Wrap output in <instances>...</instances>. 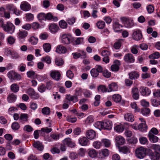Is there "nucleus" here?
<instances>
[{"label": "nucleus", "instance_id": "f257e3e1", "mask_svg": "<svg viewBox=\"0 0 160 160\" xmlns=\"http://www.w3.org/2000/svg\"><path fill=\"white\" fill-rule=\"evenodd\" d=\"M61 39L63 44L68 45L73 42L74 37L70 33H64L61 36Z\"/></svg>", "mask_w": 160, "mask_h": 160}, {"label": "nucleus", "instance_id": "f03ea898", "mask_svg": "<svg viewBox=\"0 0 160 160\" xmlns=\"http://www.w3.org/2000/svg\"><path fill=\"white\" fill-rule=\"evenodd\" d=\"M148 149L146 148L142 147H140L137 148L135 150V154L137 157L139 159H143L146 155L147 150Z\"/></svg>", "mask_w": 160, "mask_h": 160}, {"label": "nucleus", "instance_id": "7ed1b4c3", "mask_svg": "<svg viewBox=\"0 0 160 160\" xmlns=\"http://www.w3.org/2000/svg\"><path fill=\"white\" fill-rule=\"evenodd\" d=\"M15 28V26L11 22L8 21L5 24L3 29L8 33L12 34L14 32Z\"/></svg>", "mask_w": 160, "mask_h": 160}, {"label": "nucleus", "instance_id": "20e7f679", "mask_svg": "<svg viewBox=\"0 0 160 160\" xmlns=\"http://www.w3.org/2000/svg\"><path fill=\"white\" fill-rule=\"evenodd\" d=\"M7 75L10 79L12 80H18L22 79L21 75L13 70L8 72Z\"/></svg>", "mask_w": 160, "mask_h": 160}, {"label": "nucleus", "instance_id": "39448f33", "mask_svg": "<svg viewBox=\"0 0 160 160\" xmlns=\"http://www.w3.org/2000/svg\"><path fill=\"white\" fill-rule=\"evenodd\" d=\"M27 74L28 77L30 78H32L34 79H46L47 77L46 75H44V78H43L42 76L38 75L33 71H30L28 72L27 73Z\"/></svg>", "mask_w": 160, "mask_h": 160}, {"label": "nucleus", "instance_id": "423d86ee", "mask_svg": "<svg viewBox=\"0 0 160 160\" xmlns=\"http://www.w3.org/2000/svg\"><path fill=\"white\" fill-rule=\"evenodd\" d=\"M26 92L33 99H36L39 98L38 94L35 92L33 88H30L26 90Z\"/></svg>", "mask_w": 160, "mask_h": 160}, {"label": "nucleus", "instance_id": "0eeeda50", "mask_svg": "<svg viewBox=\"0 0 160 160\" xmlns=\"http://www.w3.org/2000/svg\"><path fill=\"white\" fill-rule=\"evenodd\" d=\"M133 38L137 41L140 40L142 38V35L141 30L137 29L135 30L133 32Z\"/></svg>", "mask_w": 160, "mask_h": 160}, {"label": "nucleus", "instance_id": "6e6552de", "mask_svg": "<svg viewBox=\"0 0 160 160\" xmlns=\"http://www.w3.org/2000/svg\"><path fill=\"white\" fill-rule=\"evenodd\" d=\"M123 59L125 62L128 63H133L135 61L134 57L130 53L126 54L124 56Z\"/></svg>", "mask_w": 160, "mask_h": 160}, {"label": "nucleus", "instance_id": "1a4fd4ad", "mask_svg": "<svg viewBox=\"0 0 160 160\" xmlns=\"http://www.w3.org/2000/svg\"><path fill=\"white\" fill-rule=\"evenodd\" d=\"M121 20L123 21L126 27L130 28L134 25V22L132 20L128 19L125 17L121 18Z\"/></svg>", "mask_w": 160, "mask_h": 160}, {"label": "nucleus", "instance_id": "9d476101", "mask_svg": "<svg viewBox=\"0 0 160 160\" xmlns=\"http://www.w3.org/2000/svg\"><path fill=\"white\" fill-rule=\"evenodd\" d=\"M148 153H150V158L152 160H159L160 158V154L157 152H153L150 149L147 150Z\"/></svg>", "mask_w": 160, "mask_h": 160}, {"label": "nucleus", "instance_id": "9b49d317", "mask_svg": "<svg viewBox=\"0 0 160 160\" xmlns=\"http://www.w3.org/2000/svg\"><path fill=\"white\" fill-rule=\"evenodd\" d=\"M131 94L133 99L137 100L139 99V92L138 89L137 88L134 87L132 88Z\"/></svg>", "mask_w": 160, "mask_h": 160}, {"label": "nucleus", "instance_id": "f8f14e48", "mask_svg": "<svg viewBox=\"0 0 160 160\" xmlns=\"http://www.w3.org/2000/svg\"><path fill=\"white\" fill-rule=\"evenodd\" d=\"M121 64L119 61L116 60L114 62V64L111 66V70L113 72H118L119 69Z\"/></svg>", "mask_w": 160, "mask_h": 160}, {"label": "nucleus", "instance_id": "ddd939ff", "mask_svg": "<svg viewBox=\"0 0 160 160\" xmlns=\"http://www.w3.org/2000/svg\"><path fill=\"white\" fill-rule=\"evenodd\" d=\"M20 8L22 10L25 11L29 10L31 8L30 4L26 2H22Z\"/></svg>", "mask_w": 160, "mask_h": 160}, {"label": "nucleus", "instance_id": "4468645a", "mask_svg": "<svg viewBox=\"0 0 160 160\" xmlns=\"http://www.w3.org/2000/svg\"><path fill=\"white\" fill-rule=\"evenodd\" d=\"M63 143L64 145H67L71 148H73L75 146V143L72 141L70 138H66L63 140Z\"/></svg>", "mask_w": 160, "mask_h": 160}, {"label": "nucleus", "instance_id": "2eb2a0df", "mask_svg": "<svg viewBox=\"0 0 160 160\" xmlns=\"http://www.w3.org/2000/svg\"><path fill=\"white\" fill-rule=\"evenodd\" d=\"M140 92L141 94L143 96H148L151 92L150 89L146 87H142L140 89Z\"/></svg>", "mask_w": 160, "mask_h": 160}, {"label": "nucleus", "instance_id": "dca6fc26", "mask_svg": "<svg viewBox=\"0 0 160 160\" xmlns=\"http://www.w3.org/2000/svg\"><path fill=\"white\" fill-rule=\"evenodd\" d=\"M86 135L87 138L90 139H92L95 137L96 134L95 132L92 130L87 131L86 132Z\"/></svg>", "mask_w": 160, "mask_h": 160}, {"label": "nucleus", "instance_id": "f3484780", "mask_svg": "<svg viewBox=\"0 0 160 160\" xmlns=\"http://www.w3.org/2000/svg\"><path fill=\"white\" fill-rule=\"evenodd\" d=\"M118 20H117L113 22V28L115 32H119L121 30L120 29V27H122V25L119 24L118 22Z\"/></svg>", "mask_w": 160, "mask_h": 160}, {"label": "nucleus", "instance_id": "a211bd4d", "mask_svg": "<svg viewBox=\"0 0 160 160\" xmlns=\"http://www.w3.org/2000/svg\"><path fill=\"white\" fill-rule=\"evenodd\" d=\"M51 77L55 80H59L61 77V74L58 71H52L50 73Z\"/></svg>", "mask_w": 160, "mask_h": 160}, {"label": "nucleus", "instance_id": "6ab92c4d", "mask_svg": "<svg viewBox=\"0 0 160 160\" xmlns=\"http://www.w3.org/2000/svg\"><path fill=\"white\" fill-rule=\"evenodd\" d=\"M49 29L50 31L53 33H56L59 29L58 26L55 23H51L49 27Z\"/></svg>", "mask_w": 160, "mask_h": 160}, {"label": "nucleus", "instance_id": "aec40b11", "mask_svg": "<svg viewBox=\"0 0 160 160\" xmlns=\"http://www.w3.org/2000/svg\"><path fill=\"white\" fill-rule=\"evenodd\" d=\"M103 129L110 130L112 128V122L110 121L102 122Z\"/></svg>", "mask_w": 160, "mask_h": 160}, {"label": "nucleus", "instance_id": "412c9836", "mask_svg": "<svg viewBox=\"0 0 160 160\" xmlns=\"http://www.w3.org/2000/svg\"><path fill=\"white\" fill-rule=\"evenodd\" d=\"M66 51V48L62 45H58L56 50V52L59 53H64Z\"/></svg>", "mask_w": 160, "mask_h": 160}, {"label": "nucleus", "instance_id": "4be33fe9", "mask_svg": "<svg viewBox=\"0 0 160 160\" xmlns=\"http://www.w3.org/2000/svg\"><path fill=\"white\" fill-rule=\"evenodd\" d=\"M116 143L118 145H122L125 142V139L122 136H119L116 137L115 138Z\"/></svg>", "mask_w": 160, "mask_h": 160}, {"label": "nucleus", "instance_id": "5701e85b", "mask_svg": "<svg viewBox=\"0 0 160 160\" xmlns=\"http://www.w3.org/2000/svg\"><path fill=\"white\" fill-rule=\"evenodd\" d=\"M33 146L38 150L42 151L44 148V146L42 143L38 141L35 142L33 143Z\"/></svg>", "mask_w": 160, "mask_h": 160}, {"label": "nucleus", "instance_id": "b1692460", "mask_svg": "<svg viewBox=\"0 0 160 160\" xmlns=\"http://www.w3.org/2000/svg\"><path fill=\"white\" fill-rule=\"evenodd\" d=\"M129 75L131 79H137L139 77V73L135 71L129 73Z\"/></svg>", "mask_w": 160, "mask_h": 160}, {"label": "nucleus", "instance_id": "393cba45", "mask_svg": "<svg viewBox=\"0 0 160 160\" xmlns=\"http://www.w3.org/2000/svg\"><path fill=\"white\" fill-rule=\"evenodd\" d=\"M66 99L69 101H72L75 103L78 101V98L77 95L71 96L70 95H67L66 97Z\"/></svg>", "mask_w": 160, "mask_h": 160}, {"label": "nucleus", "instance_id": "a878e982", "mask_svg": "<svg viewBox=\"0 0 160 160\" xmlns=\"http://www.w3.org/2000/svg\"><path fill=\"white\" fill-rule=\"evenodd\" d=\"M124 118L127 121L132 122L134 121V117L131 113H127L124 115Z\"/></svg>", "mask_w": 160, "mask_h": 160}, {"label": "nucleus", "instance_id": "bb28decb", "mask_svg": "<svg viewBox=\"0 0 160 160\" xmlns=\"http://www.w3.org/2000/svg\"><path fill=\"white\" fill-rule=\"evenodd\" d=\"M99 154L101 158H104L108 156L109 151L107 149H102L99 151Z\"/></svg>", "mask_w": 160, "mask_h": 160}, {"label": "nucleus", "instance_id": "cd10ccee", "mask_svg": "<svg viewBox=\"0 0 160 160\" xmlns=\"http://www.w3.org/2000/svg\"><path fill=\"white\" fill-rule=\"evenodd\" d=\"M79 143L82 146H86L88 144L89 140L86 137L80 138L79 140Z\"/></svg>", "mask_w": 160, "mask_h": 160}, {"label": "nucleus", "instance_id": "c85d7f7f", "mask_svg": "<svg viewBox=\"0 0 160 160\" xmlns=\"http://www.w3.org/2000/svg\"><path fill=\"white\" fill-rule=\"evenodd\" d=\"M118 88V86L117 83L115 82H113L109 85V89L108 90V92L117 91Z\"/></svg>", "mask_w": 160, "mask_h": 160}, {"label": "nucleus", "instance_id": "c756f323", "mask_svg": "<svg viewBox=\"0 0 160 160\" xmlns=\"http://www.w3.org/2000/svg\"><path fill=\"white\" fill-rule=\"evenodd\" d=\"M17 98V96L13 93L10 94L7 97V100L9 103L15 102Z\"/></svg>", "mask_w": 160, "mask_h": 160}, {"label": "nucleus", "instance_id": "7c9ffc66", "mask_svg": "<svg viewBox=\"0 0 160 160\" xmlns=\"http://www.w3.org/2000/svg\"><path fill=\"white\" fill-rule=\"evenodd\" d=\"M28 34L27 31L23 30H19V32L17 33V34L19 38H22L26 37Z\"/></svg>", "mask_w": 160, "mask_h": 160}, {"label": "nucleus", "instance_id": "2f4dec72", "mask_svg": "<svg viewBox=\"0 0 160 160\" xmlns=\"http://www.w3.org/2000/svg\"><path fill=\"white\" fill-rule=\"evenodd\" d=\"M8 8L10 10L13 11L14 13L16 15L18 16L20 14L21 12L18 10L17 8L13 5H10Z\"/></svg>", "mask_w": 160, "mask_h": 160}, {"label": "nucleus", "instance_id": "473e14b6", "mask_svg": "<svg viewBox=\"0 0 160 160\" xmlns=\"http://www.w3.org/2000/svg\"><path fill=\"white\" fill-rule=\"evenodd\" d=\"M37 17L38 20L41 22L43 21L46 20V14L44 13L41 12L39 13Z\"/></svg>", "mask_w": 160, "mask_h": 160}, {"label": "nucleus", "instance_id": "72a5a7b5", "mask_svg": "<svg viewBox=\"0 0 160 160\" xmlns=\"http://www.w3.org/2000/svg\"><path fill=\"white\" fill-rule=\"evenodd\" d=\"M46 20H51L53 19L54 20H57L58 18L57 17H54V16L51 12H48L46 14Z\"/></svg>", "mask_w": 160, "mask_h": 160}, {"label": "nucleus", "instance_id": "f704fd0d", "mask_svg": "<svg viewBox=\"0 0 160 160\" xmlns=\"http://www.w3.org/2000/svg\"><path fill=\"white\" fill-rule=\"evenodd\" d=\"M43 47L44 51L46 52H48L51 49V45L49 43H45L43 44Z\"/></svg>", "mask_w": 160, "mask_h": 160}, {"label": "nucleus", "instance_id": "c9c22d12", "mask_svg": "<svg viewBox=\"0 0 160 160\" xmlns=\"http://www.w3.org/2000/svg\"><path fill=\"white\" fill-rule=\"evenodd\" d=\"M138 129L140 131L143 132L146 131L147 128V126L145 123H140L138 126Z\"/></svg>", "mask_w": 160, "mask_h": 160}, {"label": "nucleus", "instance_id": "e433bc0d", "mask_svg": "<svg viewBox=\"0 0 160 160\" xmlns=\"http://www.w3.org/2000/svg\"><path fill=\"white\" fill-rule=\"evenodd\" d=\"M97 153L96 150L94 149L90 150L88 152L89 156L92 158L96 157L97 155Z\"/></svg>", "mask_w": 160, "mask_h": 160}, {"label": "nucleus", "instance_id": "4c0bfd02", "mask_svg": "<svg viewBox=\"0 0 160 160\" xmlns=\"http://www.w3.org/2000/svg\"><path fill=\"white\" fill-rule=\"evenodd\" d=\"M92 8L93 9L92 13V16L94 18H96L98 17L97 15V13L98 12V11L97 10V9L98 8V7H95L94 5L92 6Z\"/></svg>", "mask_w": 160, "mask_h": 160}, {"label": "nucleus", "instance_id": "58836bf2", "mask_svg": "<svg viewBox=\"0 0 160 160\" xmlns=\"http://www.w3.org/2000/svg\"><path fill=\"white\" fill-rule=\"evenodd\" d=\"M148 136L149 140L153 142H157L158 140V138L154 135H151L150 134V135H148Z\"/></svg>", "mask_w": 160, "mask_h": 160}, {"label": "nucleus", "instance_id": "ea45409f", "mask_svg": "<svg viewBox=\"0 0 160 160\" xmlns=\"http://www.w3.org/2000/svg\"><path fill=\"white\" fill-rule=\"evenodd\" d=\"M83 38L79 37L77 38L76 39H75L74 37L73 42H72V43L74 45H78L80 44V43L83 42Z\"/></svg>", "mask_w": 160, "mask_h": 160}, {"label": "nucleus", "instance_id": "a19ab883", "mask_svg": "<svg viewBox=\"0 0 160 160\" xmlns=\"http://www.w3.org/2000/svg\"><path fill=\"white\" fill-rule=\"evenodd\" d=\"M59 25L60 27L62 29H66L68 27L67 22L63 20H61L59 22Z\"/></svg>", "mask_w": 160, "mask_h": 160}, {"label": "nucleus", "instance_id": "79ce46f5", "mask_svg": "<svg viewBox=\"0 0 160 160\" xmlns=\"http://www.w3.org/2000/svg\"><path fill=\"white\" fill-rule=\"evenodd\" d=\"M113 100L116 102H118L121 101V96L118 94H115L112 96Z\"/></svg>", "mask_w": 160, "mask_h": 160}, {"label": "nucleus", "instance_id": "37998d69", "mask_svg": "<svg viewBox=\"0 0 160 160\" xmlns=\"http://www.w3.org/2000/svg\"><path fill=\"white\" fill-rule=\"evenodd\" d=\"M29 41L31 44L35 45L38 43V40L37 38L32 36L29 38Z\"/></svg>", "mask_w": 160, "mask_h": 160}, {"label": "nucleus", "instance_id": "c03bdc74", "mask_svg": "<svg viewBox=\"0 0 160 160\" xmlns=\"http://www.w3.org/2000/svg\"><path fill=\"white\" fill-rule=\"evenodd\" d=\"M83 55H81V54L78 52H75V53H73V58L75 59H77L79 58L81 56H82V58H85L86 57V52H83Z\"/></svg>", "mask_w": 160, "mask_h": 160}, {"label": "nucleus", "instance_id": "a18cd8bd", "mask_svg": "<svg viewBox=\"0 0 160 160\" xmlns=\"http://www.w3.org/2000/svg\"><path fill=\"white\" fill-rule=\"evenodd\" d=\"M123 41L122 40H119L115 42L113 45L114 48L117 49L120 48Z\"/></svg>", "mask_w": 160, "mask_h": 160}, {"label": "nucleus", "instance_id": "49530a36", "mask_svg": "<svg viewBox=\"0 0 160 160\" xmlns=\"http://www.w3.org/2000/svg\"><path fill=\"white\" fill-rule=\"evenodd\" d=\"M160 57V54L158 52H156L150 55L149 58L150 59H158Z\"/></svg>", "mask_w": 160, "mask_h": 160}, {"label": "nucleus", "instance_id": "de8ad7c7", "mask_svg": "<svg viewBox=\"0 0 160 160\" xmlns=\"http://www.w3.org/2000/svg\"><path fill=\"white\" fill-rule=\"evenodd\" d=\"M90 73L91 76L94 78H96L99 75V73L96 68H92L90 71Z\"/></svg>", "mask_w": 160, "mask_h": 160}, {"label": "nucleus", "instance_id": "09e8293b", "mask_svg": "<svg viewBox=\"0 0 160 160\" xmlns=\"http://www.w3.org/2000/svg\"><path fill=\"white\" fill-rule=\"evenodd\" d=\"M138 46L137 45H134L131 48V51L132 53L134 54H136L138 52Z\"/></svg>", "mask_w": 160, "mask_h": 160}, {"label": "nucleus", "instance_id": "8fccbe9b", "mask_svg": "<svg viewBox=\"0 0 160 160\" xmlns=\"http://www.w3.org/2000/svg\"><path fill=\"white\" fill-rule=\"evenodd\" d=\"M94 126L99 130L103 129L102 122L97 121L94 124Z\"/></svg>", "mask_w": 160, "mask_h": 160}, {"label": "nucleus", "instance_id": "3c124183", "mask_svg": "<svg viewBox=\"0 0 160 160\" xmlns=\"http://www.w3.org/2000/svg\"><path fill=\"white\" fill-rule=\"evenodd\" d=\"M11 89L13 92H16L19 90V88L17 84H13L11 86Z\"/></svg>", "mask_w": 160, "mask_h": 160}, {"label": "nucleus", "instance_id": "603ef678", "mask_svg": "<svg viewBox=\"0 0 160 160\" xmlns=\"http://www.w3.org/2000/svg\"><path fill=\"white\" fill-rule=\"evenodd\" d=\"M105 23L102 21H100L97 22V26L100 29H103L105 26Z\"/></svg>", "mask_w": 160, "mask_h": 160}, {"label": "nucleus", "instance_id": "864d4df0", "mask_svg": "<svg viewBox=\"0 0 160 160\" xmlns=\"http://www.w3.org/2000/svg\"><path fill=\"white\" fill-rule=\"evenodd\" d=\"M114 130L117 132H122L124 130V128L121 125H117L114 128Z\"/></svg>", "mask_w": 160, "mask_h": 160}, {"label": "nucleus", "instance_id": "5fc2aeb1", "mask_svg": "<svg viewBox=\"0 0 160 160\" xmlns=\"http://www.w3.org/2000/svg\"><path fill=\"white\" fill-rule=\"evenodd\" d=\"M100 96L97 95L95 97V101L94 102V104L95 106H97L100 104Z\"/></svg>", "mask_w": 160, "mask_h": 160}, {"label": "nucleus", "instance_id": "6e6d98bb", "mask_svg": "<svg viewBox=\"0 0 160 160\" xmlns=\"http://www.w3.org/2000/svg\"><path fill=\"white\" fill-rule=\"evenodd\" d=\"M102 142L106 147H108L110 146L111 142L108 139H102Z\"/></svg>", "mask_w": 160, "mask_h": 160}, {"label": "nucleus", "instance_id": "4d7b16f0", "mask_svg": "<svg viewBox=\"0 0 160 160\" xmlns=\"http://www.w3.org/2000/svg\"><path fill=\"white\" fill-rule=\"evenodd\" d=\"M41 61L42 62H45L49 64L51 63V59L48 56L43 57L42 58Z\"/></svg>", "mask_w": 160, "mask_h": 160}, {"label": "nucleus", "instance_id": "13d9d810", "mask_svg": "<svg viewBox=\"0 0 160 160\" xmlns=\"http://www.w3.org/2000/svg\"><path fill=\"white\" fill-rule=\"evenodd\" d=\"M42 112L44 114L49 115L50 113V110L48 107H46L42 109Z\"/></svg>", "mask_w": 160, "mask_h": 160}, {"label": "nucleus", "instance_id": "bf43d9fd", "mask_svg": "<svg viewBox=\"0 0 160 160\" xmlns=\"http://www.w3.org/2000/svg\"><path fill=\"white\" fill-rule=\"evenodd\" d=\"M28 115L26 113L21 114L20 116L19 119L23 121H27Z\"/></svg>", "mask_w": 160, "mask_h": 160}, {"label": "nucleus", "instance_id": "052dcab7", "mask_svg": "<svg viewBox=\"0 0 160 160\" xmlns=\"http://www.w3.org/2000/svg\"><path fill=\"white\" fill-rule=\"evenodd\" d=\"M56 64L58 66L62 65L64 63V61L62 58H56L55 60Z\"/></svg>", "mask_w": 160, "mask_h": 160}, {"label": "nucleus", "instance_id": "680f3d73", "mask_svg": "<svg viewBox=\"0 0 160 160\" xmlns=\"http://www.w3.org/2000/svg\"><path fill=\"white\" fill-rule=\"evenodd\" d=\"M158 133V129L155 128H153L149 131L148 135H150V134L151 135H157Z\"/></svg>", "mask_w": 160, "mask_h": 160}, {"label": "nucleus", "instance_id": "e2e57ef3", "mask_svg": "<svg viewBox=\"0 0 160 160\" xmlns=\"http://www.w3.org/2000/svg\"><path fill=\"white\" fill-rule=\"evenodd\" d=\"M20 128V125L17 122H13L12 125V129L16 130H18Z\"/></svg>", "mask_w": 160, "mask_h": 160}, {"label": "nucleus", "instance_id": "0e129e2a", "mask_svg": "<svg viewBox=\"0 0 160 160\" xmlns=\"http://www.w3.org/2000/svg\"><path fill=\"white\" fill-rule=\"evenodd\" d=\"M23 130L28 132H31L33 131V128L29 125H25L24 128Z\"/></svg>", "mask_w": 160, "mask_h": 160}, {"label": "nucleus", "instance_id": "69168bd1", "mask_svg": "<svg viewBox=\"0 0 160 160\" xmlns=\"http://www.w3.org/2000/svg\"><path fill=\"white\" fill-rule=\"evenodd\" d=\"M98 89L99 91H101L103 92H108V90L105 86L102 85L99 86Z\"/></svg>", "mask_w": 160, "mask_h": 160}, {"label": "nucleus", "instance_id": "338daca9", "mask_svg": "<svg viewBox=\"0 0 160 160\" xmlns=\"http://www.w3.org/2000/svg\"><path fill=\"white\" fill-rule=\"evenodd\" d=\"M15 39L12 36L9 37L7 39L8 43L11 45L14 44L15 42Z\"/></svg>", "mask_w": 160, "mask_h": 160}, {"label": "nucleus", "instance_id": "774afa93", "mask_svg": "<svg viewBox=\"0 0 160 160\" xmlns=\"http://www.w3.org/2000/svg\"><path fill=\"white\" fill-rule=\"evenodd\" d=\"M26 17V20L28 21L32 20L34 18L33 15L30 13H27Z\"/></svg>", "mask_w": 160, "mask_h": 160}]
</instances>
